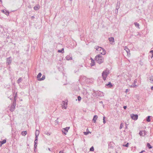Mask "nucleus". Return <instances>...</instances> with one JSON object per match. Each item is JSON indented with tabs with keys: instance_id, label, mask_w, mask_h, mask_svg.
Listing matches in <instances>:
<instances>
[{
	"instance_id": "1",
	"label": "nucleus",
	"mask_w": 153,
	"mask_h": 153,
	"mask_svg": "<svg viewBox=\"0 0 153 153\" xmlns=\"http://www.w3.org/2000/svg\"><path fill=\"white\" fill-rule=\"evenodd\" d=\"M95 60L97 63L100 64L103 62V58L100 54H98L95 57Z\"/></svg>"
},
{
	"instance_id": "2",
	"label": "nucleus",
	"mask_w": 153,
	"mask_h": 153,
	"mask_svg": "<svg viewBox=\"0 0 153 153\" xmlns=\"http://www.w3.org/2000/svg\"><path fill=\"white\" fill-rule=\"evenodd\" d=\"M95 49L96 51H99V53H100L102 55H105V50L101 47H100L98 46H96L95 47Z\"/></svg>"
},
{
	"instance_id": "3",
	"label": "nucleus",
	"mask_w": 153,
	"mask_h": 153,
	"mask_svg": "<svg viewBox=\"0 0 153 153\" xmlns=\"http://www.w3.org/2000/svg\"><path fill=\"white\" fill-rule=\"evenodd\" d=\"M109 74V71L107 69L103 71L102 73V76L104 80H106L108 75Z\"/></svg>"
},
{
	"instance_id": "4",
	"label": "nucleus",
	"mask_w": 153,
	"mask_h": 153,
	"mask_svg": "<svg viewBox=\"0 0 153 153\" xmlns=\"http://www.w3.org/2000/svg\"><path fill=\"white\" fill-rule=\"evenodd\" d=\"M16 105V100H15L13 101V103L9 106V110L11 112H13L15 108Z\"/></svg>"
},
{
	"instance_id": "5",
	"label": "nucleus",
	"mask_w": 153,
	"mask_h": 153,
	"mask_svg": "<svg viewBox=\"0 0 153 153\" xmlns=\"http://www.w3.org/2000/svg\"><path fill=\"white\" fill-rule=\"evenodd\" d=\"M70 127H67L65 128H63L62 129V133L65 135H66L68 132V131L70 129Z\"/></svg>"
},
{
	"instance_id": "6",
	"label": "nucleus",
	"mask_w": 153,
	"mask_h": 153,
	"mask_svg": "<svg viewBox=\"0 0 153 153\" xmlns=\"http://www.w3.org/2000/svg\"><path fill=\"white\" fill-rule=\"evenodd\" d=\"M131 118L134 120H136L137 119L138 116L137 114H132L131 115Z\"/></svg>"
},
{
	"instance_id": "7",
	"label": "nucleus",
	"mask_w": 153,
	"mask_h": 153,
	"mask_svg": "<svg viewBox=\"0 0 153 153\" xmlns=\"http://www.w3.org/2000/svg\"><path fill=\"white\" fill-rule=\"evenodd\" d=\"M11 57H10L9 58H7L6 59V64L7 65H10L11 63L12 60L11 59Z\"/></svg>"
},
{
	"instance_id": "8",
	"label": "nucleus",
	"mask_w": 153,
	"mask_h": 153,
	"mask_svg": "<svg viewBox=\"0 0 153 153\" xmlns=\"http://www.w3.org/2000/svg\"><path fill=\"white\" fill-rule=\"evenodd\" d=\"M146 131H140L139 133V134L141 136H144L146 135Z\"/></svg>"
},
{
	"instance_id": "9",
	"label": "nucleus",
	"mask_w": 153,
	"mask_h": 153,
	"mask_svg": "<svg viewBox=\"0 0 153 153\" xmlns=\"http://www.w3.org/2000/svg\"><path fill=\"white\" fill-rule=\"evenodd\" d=\"M113 85L111 82H109L108 83L106 84L105 85V87L107 86L106 88H111Z\"/></svg>"
},
{
	"instance_id": "10",
	"label": "nucleus",
	"mask_w": 153,
	"mask_h": 153,
	"mask_svg": "<svg viewBox=\"0 0 153 153\" xmlns=\"http://www.w3.org/2000/svg\"><path fill=\"white\" fill-rule=\"evenodd\" d=\"M66 58L67 60H71L72 59V57L71 55H68L66 56Z\"/></svg>"
},
{
	"instance_id": "11",
	"label": "nucleus",
	"mask_w": 153,
	"mask_h": 153,
	"mask_svg": "<svg viewBox=\"0 0 153 153\" xmlns=\"http://www.w3.org/2000/svg\"><path fill=\"white\" fill-rule=\"evenodd\" d=\"M120 2L118 1L117 3V5H116V10H117V12H118V10L120 8Z\"/></svg>"
},
{
	"instance_id": "12",
	"label": "nucleus",
	"mask_w": 153,
	"mask_h": 153,
	"mask_svg": "<svg viewBox=\"0 0 153 153\" xmlns=\"http://www.w3.org/2000/svg\"><path fill=\"white\" fill-rule=\"evenodd\" d=\"M6 140L4 139L2 141H0V147L1 146L2 144L6 143Z\"/></svg>"
},
{
	"instance_id": "13",
	"label": "nucleus",
	"mask_w": 153,
	"mask_h": 153,
	"mask_svg": "<svg viewBox=\"0 0 153 153\" xmlns=\"http://www.w3.org/2000/svg\"><path fill=\"white\" fill-rule=\"evenodd\" d=\"M97 118V116L96 115H95L93 117V122L95 123L96 122V120Z\"/></svg>"
},
{
	"instance_id": "14",
	"label": "nucleus",
	"mask_w": 153,
	"mask_h": 153,
	"mask_svg": "<svg viewBox=\"0 0 153 153\" xmlns=\"http://www.w3.org/2000/svg\"><path fill=\"white\" fill-rule=\"evenodd\" d=\"M1 12L2 13H3L7 15H8L9 14V12H8V11L6 10H2Z\"/></svg>"
},
{
	"instance_id": "15",
	"label": "nucleus",
	"mask_w": 153,
	"mask_h": 153,
	"mask_svg": "<svg viewBox=\"0 0 153 153\" xmlns=\"http://www.w3.org/2000/svg\"><path fill=\"white\" fill-rule=\"evenodd\" d=\"M150 82L153 84V76H151L149 77Z\"/></svg>"
},
{
	"instance_id": "16",
	"label": "nucleus",
	"mask_w": 153,
	"mask_h": 153,
	"mask_svg": "<svg viewBox=\"0 0 153 153\" xmlns=\"http://www.w3.org/2000/svg\"><path fill=\"white\" fill-rule=\"evenodd\" d=\"M27 134V131H23L21 133V134L22 136H25Z\"/></svg>"
},
{
	"instance_id": "17",
	"label": "nucleus",
	"mask_w": 153,
	"mask_h": 153,
	"mask_svg": "<svg viewBox=\"0 0 153 153\" xmlns=\"http://www.w3.org/2000/svg\"><path fill=\"white\" fill-rule=\"evenodd\" d=\"M22 80V79L21 77H20L19 78L17 81V82L18 84L20 83L21 82Z\"/></svg>"
},
{
	"instance_id": "18",
	"label": "nucleus",
	"mask_w": 153,
	"mask_h": 153,
	"mask_svg": "<svg viewBox=\"0 0 153 153\" xmlns=\"http://www.w3.org/2000/svg\"><path fill=\"white\" fill-rule=\"evenodd\" d=\"M124 50L126 51L128 54L130 52V50L126 46L124 48Z\"/></svg>"
},
{
	"instance_id": "19",
	"label": "nucleus",
	"mask_w": 153,
	"mask_h": 153,
	"mask_svg": "<svg viewBox=\"0 0 153 153\" xmlns=\"http://www.w3.org/2000/svg\"><path fill=\"white\" fill-rule=\"evenodd\" d=\"M39 133V130H36V131L35 132V136H38Z\"/></svg>"
},
{
	"instance_id": "20",
	"label": "nucleus",
	"mask_w": 153,
	"mask_h": 153,
	"mask_svg": "<svg viewBox=\"0 0 153 153\" xmlns=\"http://www.w3.org/2000/svg\"><path fill=\"white\" fill-rule=\"evenodd\" d=\"M42 75V74L41 73H39L38 74L37 76V78L38 79V80L39 79H40V77Z\"/></svg>"
},
{
	"instance_id": "21",
	"label": "nucleus",
	"mask_w": 153,
	"mask_h": 153,
	"mask_svg": "<svg viewBox=\"0 0 153 153\" xmlns=\"http://www.w3.org/2000/svg\"><path fill=\"white\" fill-rule=\"evenodd\" d=\"M134 24L136 27H137L138 28H139L140 25L138 23H137V22H134Z\"/></svg>"
},
{
	"instance_id": "22",
	"label": "nucleus",
	"mask_w": 153,
	"mask_h": 153,
	"mask_svg": "<svg viewBox=\"0 0 153 153\" xmlns=\"http://www.w3.org/2000/svg\"><path fill=\"white\" fill-rule=\"evenodd\" d=\"M108 40L110 42H114V39L113 37H110L109 38Z\"/></svg>"
},
{
	"instance_id": "23",
	"label": "nucleus",
	"mask_w": 153,
	"mask_h": 153,
	"mask_svg": "<svg viewBox=\"0 0 153 153\" xmlns=\"http://www.w3.org/2000/svg\"><path fill=\"white\" fill-rule=\"evenodd\" d=\"M58 52L63 53L64 52V49L62 48L61 50H59L58 51Z\"/></svg>"
},
{
	"instance_id": "24",
	"label": "nucleus",
	"mask_w": 153,
	"mask_h": 153,
	"mask_svg": "<svg viewBox=\"0 0 153 153\" xmlns=\"http://www.w3.org/2000/svg\"><path fill=\"white\" fill-rule=\"evenodd\" d=\"M91 66H92L95 65V62L94 61L93 59H92L91 61Z\"/></svg>"
},
{
	"instance_id": "25",
	"label": "nucleus",
	"mask_w": 153,
	"mask_h": 153,
	"mask_svg": "<svg viewBox=\"0 0 153 153\" xmlns=\"http://www.w3.org/2000/svg\"><path fill=\"white\" fill-rule=\"evenodd\" d=\"M63 105L64 106V107H65V108L66 109L67 107V104L65 102L63 101Z\"/></svg>"
},
{
	"instance_id": "26",
	"label": "nucleus",
	"mask_w": 153,
	"mask_h": 153,
	"mask_svg": "<svg viewBox=\"0 0 153 153\" xmlns=\"http://www.w3.org/2000/svg\"><path fill=\"white\" fill-rule=\"evenodd\" d=\"M150 116H148L146 119V121L148 122H150Z\"/></svg>"
},
{
	"instance_id": "27",
	"label": "nucleus",
	"mask_w": 153,
	"mask_h": 153,
	"mask_svg": "<svg viewBox=\"0 0 153 153\" xmlns=\"http://www.w3.org/2000/svg\"><path fill=\"white\" fill-rule=\"evenodd\" d=\"M45 75H43L42 76V78H40L39 79H38V80L39 81H42L43 80H44L45 79Z\"/></svg>"
},
{
	"instance_id": "28",
	"label": "nucleus",
	"mask_w": 153,
	"mask_h": 153,
	"mask_svg": "<svg viewBox=\"0 0 153 153\" xmlns=\"http://www.w3.org/2000/svg\"><path fill=\"white\" fill-rule=\"evenodd\" d=\"M34 9L35 10H37L39 9L38 6H36L34 7Z\"/></svg>"
},
{
	"instance_id": "29",
	"label": "nucleus",
	"mask_w": 153,
	"mask_h": 153,
	"mask_svg": "<svg viewBox=\"0 0 153 153\" xmlns=\"http://www.w3.org/2000/svg\"><path fill=\"white\" fill-rule=\"evenodd\" d=\"M123 126H124L123 123H121L120 124V129H122L123 128Z\"/></svg>"
},
{
	"instance_id": "30",
	"label": "nucleus",
	"mask_w": 153,
	"mask_h": 153,
	"mask_svg": "<svg viewBox=\"0 0 153 153\" xmlns=\"http://www.w3.org/2000/svg\"><path fill=\"white\" fill-rule=\"evenodd\" d=\"M147 146L149 149H151L152 148V147L149 143H147Z\"/></svg>"
},
{
	"instance_id": "31",
	"label": "nucleus",
	"mask_w": 153,
	"mask_h": 153,
	"mask_svg": "<svg viewBox=\"0 0 153 153\" xmlns=\"http://www.w3.org/2000/svg\"><path fill=\"white\" fill-rule=\"evenodd\" d=\"M91 132H90V131H88V132H84V134L85 135H87L89 133H91Z\"/></svg>"
},
{
	"instance_id": "32",
	"label": "nucleus",
	"mask_w": 153,
	"mask_h": 153,
	"mask_svg": "<svg viewBox=\"0 0 153 153\" xmlns=\"http://www.w3.org/2000/svg\"><path fill=\"white\" fill-rule=\"evenodd\" d=\"M94 150V147L93 146H92L90 149V151H93Z\"/></svg>"
},
{
	"instance_id": "33",
	"label": "nucleus",
	"mask_w": 153,
	"mask_h": 153,
	"mask_svg": "<svg viewBox=\"0 0 153 153\" xmlns=\"http://www.w3.org/2000/svg\"><path fill=\"white\" fill-rule=\"evenodd\" d=\"M77 99L79 101H80L81 100V98L80 96H78L77 97Z\"/></svg>"
},
{
	"instance_id": "34",
	"label": "nucleus",
	"mask_w": 153,
	"mask_h": 153,
	"mask_svg": "<svg viewBox=\"0 0 153 153\" xmlns=\"http://www.w3.org/2000/svg\"><path fill=\"white\" fill-rule=\"evenodd\" d=\"M128 144H129L128 143H127L126 145H123V146H125L126 147H128Z\"/></svg>"
},
{
	"instance_id": "35",
	"label": "nucleus",
	"mask_w": 153,
	"mask_h": 153,
	"mask_svg": "<svg viewBox=\"0 0 153 153\" xmlns=\"http://www.w3.org/2000/svg\"><path fill=\"white\" fill-rule=\"evenodd\" d=\"M44 134L47 135H50L51 134L50 133L47 132H45Z\"/></svg>"
},
{
	"instance_id": "36",
	"label": "nucleus",
	"mask_w": 153,
	"mask_h": 153,
	"mask_svg": "<svg viewBox=\"0 0 153 153\" xmlns=\"http://www.w3.org/2000/svg\"><path fill=\"white\" fill-rule=\"evenodd\" d=\"M106 123V122L105 120V117H103V123L104 124H105Z\"/></svg>"
},
{
	"instance_id": "37",
	"label": "nucleus",
	"mask_w": 153,
	"mask_h": 153,
	"mask_svg": "<svg viewBox=\"0 0 153 153\" xmlns=\"http://www.w3.org/2000/svg\"><path fill=\"white\" fill-rule=\"evenodd\" d=\"M17 97V92H16V94H15V96H14V100H16V98Z\"/></svg>"
},
{
	"instance_id": "38",
	"label": "nucleus",
	"mask_w": 153,
	"mask_h": 153,
	"mask_svg": "<svg viewBox=\"0 0 153 153\" xmlns=\"http://www.w3.org/2000/svg\"><path fill=\"white\" fill-rule=\"evenodd\" d=\"M37 147V144H34V148L35 149L34 150L35 151V149Z\"/></svg>"
},
{
	"instance_id": "39",
	"label": "nucleus",
	"mask_w": 153,
	"mask_h": 153,
	"mask_svg": "<svg viewBox=\"0 0 153 153\" xmlns=\"http://www.w3.org/2000/svg\"><path fill=\"white\" fill-rule=\"evenodd\" d=\"M35 141H38V136H35Z\"/></svg>"
},
{
	"instance_id": "40",
	"label": "nucleus",
	"mask_w": 153,
	"mask_h": 153,
	"mask_svg": "<svg viewBox=\"0 0 153 153\" xmlns=\"http://www.w3.org/2000/svg\"><path fill=\"white\" fill-rule=\"evenodd\" d=\"M31 19L33 20L34 19L35 17L34 16H32L31 17Z\"/></svg>"
},
{
	"instance_id": "41",
	"label": "nucleus",
	"mask_w": 153,
	"mask_h": 153,
	"mask_svg": "<svg viewBox=\"0 0 153 153\" xmlns=\"http://www.w3.org/2000/svg\"><path fill=\"white\" fill-rule=\"evenodd\" d=\"M123 108L124 109L126 110L127 108V106H123Z\"/></svg>"
},
{
	"instance_id": "42",
	"label": "nucleus",
	"mask_w": 153,
	"mask_h": 153,
	"mask_svg": "<svg viewBox=\"0 0 153 153\" xmlns=\"http://www.w3.org/2000/svg\"><path fill=\"white\" fill-rule=\"evenodd\" d=\"M128 125L126 123V127H125V128L126 129H127V128H128V127H127V126Z\"/></svg>"
},
{
	"instance_id": "43",
	"label": "nucleus",
	"mask_w": 153,
	"mask_h": 153,
	"mask_svg": "<svg viewBox=\"0 0 153 153\" xmlns=\"http://www.w3.org/2000/svg\"><path fill=\"white\" fill-rule=\"evenodd\" d=\"M37 144V141H35V140L34 141V144Z\"/></svg>"
},
{
	"instance_id": "44",
	"label": "nucleus",
	"mask_w": 153,
	"mask_h": 153,
	"mask_svg": "<svg viewBox=\"0 0 153 153\" xmlns=\"http://www.w3.org/2000/svg\"><path fill=\"white\" fill-rule=\"evenodd\" d=\"M128 91V89H126V92L127 93Z\"/></svg>"
},
{
	"instance_id": "45",
	"label": "nucleus",
	"mask_w": 153,
	"mask_h": 153,
	"mask_svg": "<svg viewBox=\"0 0 153 153\" xmlns=\"http://www.w3.org/2000/svg\"><path fill=\"white\" fill-rule=\"evenodd\" d=\"M137 87V85H133V88H135V87Z\"/></svg>"
},
{
	"instance_id": "46",
	"label": "nucleus",
	"mask_w": 153,
	"mask_h": 153,
	"mask_svg": "<svg viewBox=\"0 0 153 153\" xmlns=\"http://www.w3.org/2000/svg\"><path fill=\"white\" fill-rule=\"evenodd\" d=\"M145 151H144V150H143V151H141L139 153H142L143 152H145Z\"/></svg>"
},
{
	"instance_id": "47",
	"label": "nucleus",
	"mask_w": 153,
	"mask_h": 153,
	"mask_svg": "<svg viewBox=\"0 0 153 153\" xmlns=\"http://www.w3.org/2000/svg\"><path fill=\"white\" fill-rule=\"evenodd\" d=\"M59 153H64L62 151H60L59 152Z\"/></svg>"
},
{
	"instance_id": "48",
	"label": "nucleus",
	"mask_w": 153,
	"mask_h": 153,
	"mask_svg": "<svg viewBox=\"0 0 153 153\" xmlns=\"http://www.w3.org/2000/svg\"><path fill=\"white\" fill-rule=\"evenodd\" d=\"M151 89L152 90H153V86L151 87Z\"/></svg>"
},
{
	"instance_id": "49",
	"label": "nucleus",
	"mask_w": 153,
	"mask_h": 153,
	"mask_svg": "<svg viewBox=\"0 0 153 153\" xmlns=\"http://www.w3.org/2000/svg\"><path fill=\"white\" fill-rule=\"evenodd\" d=\"M150 52H152V53H153V50H152L150 51Z\"/></svg>"
},
{
	"instance_id": "50",
	"label": "nucleus",
	"mask_w": 153,
	"mask_h": 153,
	"mask_svg": "<svg viewBox=\"0 0 153 153\" xmlns=\"http://www.w3.org/2000/svg\"><path fill=\"white\" fill-rule=\"evenodd\" d=\"M100 103H102L103 102L102 101H101L100 102Z\"/></svg>"
},
{
	"instance_id": "51",
	"label": "nucleus",
	"mask_w": 153,
	"mask_h": 153,
	"mask_svg": "<svg viewBox=\"0 0 153 153\" xmlns=\"http://www.w3.org/2000/svg\"><path fill=\"white\" fill-rule=\"evenodd\" d=\"M152 57H151L152 58L153 57V53H152Z\"/></svg>"
},
{
	"instance_id": "52",
	"label": "nucleus",
	"mask_w": 153,
	"mask_h": 153,
	"mask_svg": "<svg viewBox=\"0 0 153 153\" xmlns=\"http://www.w3.org/2000/svg\"><path fill=\"white\" fill-rule=\"evenodd\" d=\"M48 150H49L50 151H51L50 149V148H48Z\"/></svg>"
},
{
	"instance_id": "53",
	"label": "nucleus",
	"mask_w": 153,
	"mask_h": 153,
	"mask_svg": "<svg viewBox=\"0 0 153 153\" xmlns=\"http://www.w3.org/2000/svg\"><path fill=\"white\" fill-rule=\"evenodd\" d=\"M115 12H116H116H117V10H116H116H115Z\"/></svg>"
},
{
	"instance_id": "54",
	"label": "nucleus",
	"mask_w": 153,
	"mask_h": 153,
	"mask_svg": "<svg viewBox=\"0 0 153 153\" xmlns=\"http://www.w3.org/2000/svg\"><path fill=\"white\" fill-rule=\"evenodd\" d=\"M0 1L1 2H2V0H0Z\"/></svg>"
},
{
	"instance_id": "55",
	"label": "nucleus",
	"mask_w": 153,
	"mask_h": 153,
	"mask_svg": "<svg viewBox=\"0 0 153 153\" xmlns=\"http://www.w3.org/2000/svg\"><path fill=\"white\" fill-rule=\"evenodd\" d=\"M131 87H133V85H131Z\"/></svg>"
},
{
	"instance_id": "56",
	"label": "nucleus",
	"mask_w": 153,
	"mask_h": 153,
	"mask_svg": "<svg viewBox=\"0 0 153 153\" xmlns=\"http://www.w3.org/2000/svg\"><path fill=\"white\" fill-rule=\"evenodd\" d=\"M69 0L70 1H72V0Z\"/></svg>"
},
{
	"instance_id": "57",
	"label": "nucleus",
	"mask_w": 153,
	"mask_h": 153,
	"mask_svg": "<svg viewBox=\"0 0 153 153\" xmlns=\"http://www.w3.org/2000/svg\"><path fill=\"white\" fill-rule=\"evenodd\" d=\"M135 81V82H134V83H135V82H135V81Z\"/></svg>"
},
{
	"instance_id": "58",
	"label": "nucleus",
	"mask_w": 153,
	"mask_h": 153,
	"mask_svg": "<svg viewBox=\"0 0 153 153\" xmlns=\"http://www.w3.org/2000/svg\"><path fill=\"white\" fill-rule=\"evenodd\" d=\"M116 153H117V152Z\"/></svg>"
}]
</instances>
